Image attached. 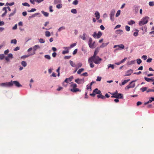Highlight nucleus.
<instances>
[{
    "label": "nucleus",
    "mask_w": 154,
    "mask_h": 154,
    "mask_svg": "<svg viewBox=\"0 0 154 154\" xmlns=\"http://www.w3.org/2000/svg\"><path fill=\"white\" fill-rule=\"evenodd\" d=\"M89 59H90V60H91L96 64H100L102 60L101 58L98 56H94V57H93V56H92L90 57Z\"/></svg>",
    "instance_id": "obj_1"
},
{
    "label": "nucleus",
    "mask_w": 154,
    "mask_h": 154,
    "mask_svg": "<svg viewBox=\"0 0 154 154\" xmlns=\"http://www.w3.org/2000/svg\"><path fill=\"white\" fill-rule=\"evenodd\" d=\"M149 18V17H145L143 18L141 21L139 22V25L140 26H142L147 23L148 21V19Z\"/></svg>",
    "instance_id": "obj_2"
},
{
    "label": "nucleus",
    "mask_w": 154,
    "mask_h": 154,
    "mask_svg": "<svg viewBox=\"0 0 154 154\" xmlns=\"http://www.w3.org/2000/svg\"><path fill=\"white\" fill-rule=\"evenodd\" d=\"M71 84L70 86L72 88L70 90L71 91L73 92H76L77 91H81V90H80L76 88L77 85L76 84L72 83H71Z\"/></svg>",
    "instance_id": "obj_3"
},
{
    "label": "nucleus",
    "mask_w": 154,
    "mask_h": 154,
    "mask_svg": "<svg viewBox=\"0 0 154 154\" xmlns=\"http://www.w3.org/2000/svg\"><path fill=\"white\" fill-rule=\"evenodd\" d=\"M135 81H136V80L131 82L129 85L125 87V90H128L130 88H133L135 86V84L134 82Z\"/></svg>",
    "instance_id": "obj_4"
},
{
    "label": "nucleus",
    "mask_w": 154,
    "mask_h": 154,
    "mask_svg": "<svg viewBox=\"0 0 154 154\" xmlns=\"http://www.w3.org/2000/svg\"><path fill=\"white\" fill-rule=\"evenodd\" d=\"M11 86H12L13 84L17 87H20L22 86V85L18 81H11Z\"/></svg>",
    "instance_id": "obj_5"
},
{
    "label": "nucleus",
    "mask_w": 154,
    "mask_h": 154,
    "mask_svg": "<svg viewBox=\"0 0 154 154\" xmlns=\"http://www.w3.org/2000/svg\"><path fill=\"white\" fill-rule=\"evenodd\" d=\"M11 82L0 83V86L2 87H11Z\"/></svg>",
    "instance_id": "obj_6"
},
{
    "label": "nucleus",
    "mask_w": 154,
    "mask_h": 154,
    "mask_svg": "<svg viewBox=\"0 0 154 154\" xmlns=\"http://www.w3.org/2000/svg\"><path fill=\"white\" fill-rule=\"evenodd\" d=\"M111 97H114L116 98H122L123 97V95L120 93L117 94V95L115 94L114 95L112 96Z\"/></svg>",
    "instance_id": "obj_7"
},
{
    "label": "nucleus",
    "mask_w": 154,
    "mask_h": 154,
    "mask_svg": "<svg viewBox=\"0 0 154 154\" xmlns=\"http://www.w3.org/2000/svg\"><path fill=\"white\" fill-rule=\"evenodd\" d=\"M63 49L66 50V51H62V54H67L69 52V47H63Z\"/></svg>",
    "instance_id": "obj_8"
},
{
    "label": "nucleus",
    "mask_w": 154,
    "mask_h": 154,
    "mask_svg": "<svg viewBox=\"0 0 154 154\" xmlns=\"http://www.w3.org/2000/svg\"><path fill=\"white\" fill-rule=\"evenodd\" d=\"M75 82L78 84H81L84 82V79H77L75 80Z\"/></svg>",
    "instance_id": "obj_9"
},
{
    "label": "nucleus",
    "mask_w": 154,
    "mask_h": 154,
    "mask_svg": "<svg viewBox=\"0 0 154 154\" xmlns=\"http://www.w3.org/2000/svg\"><path fill=\"white\" fill-rule=\"evenodd\" d=\"M133 70L131 69L128 70L126 72L125 74V76H127L131 75L133 72Z\"/></svg>",
    "instance_id": "obj_10"
},
{
    "label": "nucleus",
    "mask_w": 154,
    "mask_h": 154,
    "mask_svg": "<svg viewBox=\"0 0 154 154\" xmlns=\"http://www.w3.org/2000/svg\"><path fill=\"white\" fill-rule=\"evenodd\" d=\"M117 47H118L119 48H121L122 49H124V46L123 44H120L119 45H115L114 46L113 48H116Z\"/></svg>",
    "instance_id": "obj_11"
},
{
    "label": "nucleus",
    "mask_w": 154,
    "mask_h": 154,
    "mask_svg": "<svg viewBox=\"0 0 154 154\" xmlns=\"http://www.w3.org/2000/svg\"><path fill=\"white\" fill-rule=\"evenodd\" d=\"M35 54V52H34L32 54H31L28 55H25L23 56H22L21 57V59H23L27 57H28L32 55Z\"/></svg>",
    "instance_id": "obj_12"
},
{
    "label": "nucleus",
    "mask_w": 154,
    "mask_h": 154,
    "mask_svg": "<svg viewBox=\"0 0 154 154\" xmlns=\"http://www.w3.org/2000/svg\"><path fill=\"white\" fill-rule=\"evenodd\" d=\"M93 93H94L96 94H99L101 93V91L99 90L97 88L95 89L93 91Z\"/></svg>",
    "instance_id": "obj_13"
},
{
    "label": "nucleus",
    "mask_w": 154,
    "mask_h": 154,
    "mask_svg": "<svg viewBox=\"0 0 154 154\" xmlns=\"http://www.w3.org/2000/svg\"><path fill=\"white\" fill-rule=\"evenodd\" d=\"M40 48V47L38 45H35V46H34L32 48L33 50L34 51L33 53L34 52H35V51H36L37 49Z\"/></svg>",
    "instance_id": "obj_14"
},
{
    "label": "nucleus",
    "mask_w": 154,
    "mask_h": 154,
    "mask_svg": "<svg viewBox=\"0 0 154 154\" xmlns=\"http://www.w3.org/2000/svg\"><path fill=\"white\" fill-rule=\"evenodd\" d=\"M90 60V59L89 58L88 60V62L90 63V66L91 68H93L94 67V65L93 63V61H92L91 60Z\"/></svg>",
    "instance_id": "obj_15"
},
{
    "label": "nucleus",
    "mask_w": 154,
    "mask_h": 154,
    "mask_svg": "<svg viewBox=\"0 0 154 154\" xmlns=\"http://www.w3.org/2000/svg\"><path fill=\"white\" fill-rule=\"evenodd\" d=\"M95 15L97 20H98L100 18V13L98 11H96L95 13Z\"/></svg>",
    "instance_id": "obj_16"
},
{
    "label": "nucleus",
    "mask_w": 154,
    "mask_h": 154,
    "mask_svg": "<svg viewBox=\"0 0 154 154\" xmlns=\"http://www.w3.org/2000/svg\"><path fill=\"white\" fill-rule=\"evenodd\" d=\"M115 13V11L114 9H112L110 12L109 14L110 16H114Z\"/></svg>",
    "instance_id": "obj_17"
},
{
    "label": "nucleus",
    "mask_w": 154,
    "mask_h": 154,
    "mask_svg": "<svg viewBox=\"0 0 154 154\" xmlns=\"http://www.w3.org/2000/svg\"><path fill=\"white\" fill-rule=\"evenodd\" d=\"M130 80V79H127L125 80L123 82H122V84H119L120 85L122 86L125 85Z\"/></svg>",
    "instance_id": "obj_18"
},
{
    "label": "nucleus",
    "mask_w": 154,
    "mask_h": 154,
    "mask_svg": "<svg viewBox=\"0 0 154 154\" xmlns=\"http://www.w3.org/2000/svg\"><path fill=\"white\" fill-rule=\"evenodd\" d=\"M95 42H94L93 43H91V44L89 45V47L91 48H95V46L94 45Z\"/></svg>",
    "instance_id": "obj_19"
},
{
    "label": "nucleus",
    "mask_w": 154,
    "mask_h": 154,
    "mask_svg": "<svg viewBox=\"0 0 154 154\" xmlns=\"http://www.w3.org/2000/svg\"><path fill=\"white\" fill-rule=\"evenodd\" d=\"M123 32V31L121 29H119L116 31V33L117 34H121Z\"/></svg>",
    "instance_id": "obj_20"
},
{
    "label": "nucleus",
    "mask_w": 154,
    "mask_h": 154,
    "mask_svg": "<svg viewBox=\"0 0 154 154\" xmlns=\"http://www.w3.org/2000/svg\"><path fill=\"white\" fill-rule=\"evenodd\" d=\"M109 43V42L103 43L100 46V48H103L105 46H106Z\"/></svg>",
    "instance_id": "obj_21"
},
{
    "label": "nucleus",
    "mask_w": 154,
    "mask_h": 154,
    "mask_svg": "<svg viewBox=\"0 0 154 154\" xmlns=\"http://www.w3.org/2000/svg\"><path fill=\"white\" fill-rule=\"evenodd\" d=\"M135 63V60H132L127 62V64L128 65H130L131 64H133Z\"/></svg>",
    "instance_id": "obj_22"
},
{
    "label": "nucleus",
    "mask_w": 154,
    "mask_h": 154,
    "mask_svg": "<svg viewBox=\"0 0 154 154\" xmlns=\"http://www.w3.org/2000/svg\"><path fill=\"white\" fill-rule=\"evenodd\" d=\"M16 9L15 8L14 9V10L13 11V12L9 14V17H12V16H13L16 13Z\"/></svg>",
    "instance_id": "obj_23"
},
{
    "label": "nucleus",
    "mask_w": 154,
    "mask_h": 154,
    "mask_svg": "<svg viewBox=\"0 0 154 154\" xmlns=\"http://www.w3.org/2000/svg\"><path fill=\"white\" fill-rule=\"evenodd\" d=\"M97 35V38H100L102 35V34L101 32L99 31Z\"/></svg>",
    "instance_id": "obj_24"
},
{
    "label": "nucleus",
    "mask_w": 154,
    "mask_h": 154,
    "mask_svg": "<svg viewBox=\"0 0 154 154\" xmlns=\"http://www.w3.org/2000/svg\"><path fill=\"white\" fill-rule=\"evenodd\" d=\"M42 13L44 14V15L46 17H47L48 16L49 14L48 13H47V12H45L44 11H42Z\"/></svg>",
    "instance_id": "obj_25"
},
{
    "label": "nucleus",
    "mask_w": 154,
    "mask_h": 154,
    "mask_svg": "<svg viewBox=\"0 0 154 154\" xmlns=\"http://www.w3.org/2000/svg\"><path fill=\"white\" fill-rule=\"evenodd\" d=\"M135 23V22L132 20H130V21H128V24L129 25H132Z\"/></svg>",
    "instance_id": "obj_26"
},
{
    "label": "nucleus",
    "mask_w": 154,
    "mask_h": 154,
    "mask_svg": "<svg viewBox=\"0 0 154 154\" xmlns=\"http://www.w3.org/2000/svg\"><path fill=\"white\" fill-rule=\"evenodd\" d=\"M21 64L22 66L24 67H26L27 65V63L25 61H22Z\"/></svg>",
    "instance_id": "obj_27"
},
{
    "label": "nucleus",
    "mask_w": 154,
    "mask_h": 154,
    "mask_svg": "<svg viewBox=\"0 0 154 154\" xmlns=\"http://www.w3.org/2000/svg\"><path fill=\"white\" fill-rule=\"evenodd\" d=\"M84 69L83 68L80 69L78 70L77 73L78 74H80L82 72L84 71Z\"/></svg>",
    "instance_id": "obj_28"
},
{
    "label": "nucleus",
    "mask_w": 154,
    "mask_h": 154,
    "mask_svg": "<svg viewBox=\"0 0 154 154\" xmlns=\"http://www.w3.org/2000/svg\"><path fill=\"white\" fill-rule=\"evenodd\" d=\"M69 63L71 66L73 67H75V63L72 61L70 60L69 61Z\"/></svg>",
    "instance_id": "obj_29"
},
{
    "label": "nucleus",
    "mask_w": 154,
    "mask_h": 154,
    "mask_svg": "<svg viewBox=\"0 0 154 154\" xmlns=\"http://www.w3.org/2000/svg\"><path fill=\"white\" fill-rule=\"evenodd\" d=\"M147 88V87H142L140 89V90H141L143 92L146 90Z\"/></svg>",
    "instance_id": "obj_30"
},
{
    "label": "nucleus",
    "mask_w": 154,
    "mask_h": 154,
    "mask_svg": "<svg viewBox=\"0 0 154 154\" xmlns=\"http://www.w3.org/2000/svg\"><path fill=\"white\" fill-rule=\"evenodd\" d=\"M45 35L47 37H49L51 35V34L49 32L47 31L45 32Z\"/></svg>",
    "instance_id": "obj_31"
},
{
    "label": "nucleus",
    "mask_w": 154,
    "mask_h": 154,
    "mask_svg": "<svg viewBox=\"0 0 154 154\" xmlns=\"http://www.w3.org/2000/svg\"><path fill=\"white\" fill-rule=\"evenodd\" d=\"M136 32H134L133 35L135 36H137L138 35L139 31L137 30H136Z\"/></svg>",
    "instance_id": "obj_32"
},
{
    "label": "nucleus",
    "mask_w": 154,
    "mask_h": 154,
    "mask_svg": "<svg viewBox=\"0 0 154 154\" xmlns=\"http://www.w3.org/2000/svg\"><path fill=\"white\" fill-rule=\"evenodd\" d=\"M17 42V40L15 39H12L11 41V43H13L14 44H16Z\"/></svg>",
    "instance_id": "obj_33"
},
{
    "label": "nucleus",
    "mask_w": 154,
    "mask_h": 154,
    "mask_svg": "<svg viewBox=\"0 0 154 154\" xmlns=\"http://www.w3.org/2000/svg\"><path fill=\"white\" fill-rule=\"evenodd\" d=\"M65 29V27L64 26H62L60 27L58 30L59 32L61 31L62 30Z\"/></svg>",
    "instance_id": "obj_34"
},
{
    "label": "nucleus",
    "mask_w": 154,
    "mask_h": 154,
    "mask_svg": "<svg viewBox=\"0 0 154 154\" xmlns=\"http://www.w3.org/2000/svg\"><path fill=\"white\" fill-rule=\"evenodd\" d=\"M71 12L73 14H76L77 13L76 9H72L71 10Z\"/></svg>",
    "instance_id": "obj_35"
},
{
    "label": "nucleus",
    "mask_w": 154,
    "mask_h": 154,
    "mask_svg": "<svg viewBox=\"0 0 154 154\" xmlns=\"http://www.w3.org/2000/svg\"><path fill=\"white\" fill-rule=\"evenodd\" d=\"M120 13H121L120 10H118L117 11V12L116 15V17H118L120 15Z\"/></svg>",
    "instance_id": "obj_36"
},
{
    "label": "nucleus",
    "mask_w": 154,
    "mask_h": 154,
    "mask_svg": "<svg viewBox=\"0 0 154 154\" xmlns=\"http://www.w3.org/2000/svg\"><path fill=\"white\" fill-rule=\"evenodd\" d=\"M22 4L23 6H28V7L30 6L29 5L28 3H27V2H25L24 3H23Z\"/></svg>",
    "instance_id": "obj_37"
},
{
    "label": "nucleus",
    "mask_w": 154,
    "mask_h": 154,
    "mask_svg": "<svg viewBox=\"0 0 154 154\" xmlns=\"http://www.w3.org/2000/svg\"><path fill=\"white\" fill-rule=\"evenodd\" d=\"M61 0H54V3L55 4H57L58 3H61Z\"/></svg>",
    "instance_id": "obj_38"
},
{
    "label": "nucleus",
    "mask_w": 154,
    "mask_h": 154,
    "mask_svg": "<svg viewBox=\"0 0 154 154\" xmlns=\"http://www.w3.org/2000/svg\"><path fill=\"white\" fill-rule=\"evenodd\" d=\"M144 79L146 81L148 82H150L151 80V78H149L146 77H145L144 78Z\"/></svg>",
    "instance_id": "obj_39"
},
{
    "label": "nucleus",
    "mask_w": 154,
    "mask_h": 154,
    "mask_svg": "<svg viewBox=\"0 0 154 154\" xmlns=\"http://www.w3.org/2000/svg\"><path fill=\"white\" fill-rule=\"evenodd\" d=\"M45 57L48 60H50L51 59V57L49 55H46L45 56Z\"/></svg>",
    "instance_id": "obj_40"
},
{
    "label": "nucleus",
    "mask_w": 154,
    "mask_h": 154,
    "mask_svg": "<svg viewBox=\"0 0 154 154\" xmlns=\"http://www.w3.org/2000/svg\"><path fill=\"white\" fill-rule=\"evenodd\" d=\"M149 5L150 6H153L154 5V2H150L149 3Z\"/></svg>",
    "instance_id": "obj_41"
},
{
    "label": "nucleus",
    "mask_w": 154,
    "mask_h": 154,
    "mask_svg": "<svg viewBox=\"0 0 154 154\" xmlns=\"http://www.w3.org/2000/svg\"><path fill=\"white\" fill-rule=\"evenodd\" d=\"M111 67L112 69H113L114 68V66L113 65H112L111 64H109L108 65V68L109 69V68Z\"/></svg>",
    "instance_id": "obj_42"
},
{
    "label": "nucleus",
    "mask_w": 154,
    "mask_h": 154,
    "mask_svg": "<svg viewBox=\"0 0 154 154\" xmlns=\"http://www.w3.org/2000/svg\"><path fill=\"white\" fill-rule=\"evenodd\" d=\"M125 28L127 31H129L130 30V27L128 26H126Z\"/></svg>",
    "instance_id": "obj_43"
},
{
    "label": "nucleus",
    "mask_w": 154,
    "mask_h": 154,
    "mask_svg": "<svg viewBox=\"0 0 154 154\" xmlns=\"http://www.w3.org/2000/svg\"><path fill=\"white\" fill-rule=\"evenodd\" d=\"M76 43H73V44H72L70 45V46L69 47V48H73V47H74V46H75L76 45Z\"/></svg>",
    "instance_id": "obj_44"
},
{
    "label": "nucleus",
    "mask_w": 154,
    "mask_h": 154,
    "mask_svg": "<svg viewBox=\"0 0 154 154\" xmlns=\"http://www.w3.org/2000/svg\"><path fill=\"white\" fill-rule=\"evenodd\" d=\"M137 63L138 64H140V63L142 62V61L140 59H138L137 60Z\"/></svg>",
    "instance_id": "obj_45"
},
{
    "label": "nucleus",
    "mask_w": 154,
    "mask_h": 154,
    "mask_svg": "<svg viewBox=\"0 0 154 154\" xmlns=\"http://www.w3.org/2000/svg\"><path fill=\"white\" fill-rule=\"evenodd\" d=\"M82 66V63H78L76 66L77 67L79 68L81 67Z\"/></svg>",
    "instance_id": "obj_46"
},
{
    "label": "nucleus",
    "mask_w": 154,
    "mask_h": 154,
    "mask_svg": "<svg viewBox=\"0 0 154 154\" xmlns=\"http://www.w3.org/2000/svg\"><path fill=\"white\" fill-rule=\"evenodd\" d=\"M98 52V51H97L96 50H95L94 53V54L93 55V57H94V56H97V55Z\"/></svg>",
    "instance_id": "obj_47"
},
{
    "label": "nucleus",
    "mask_w": 154,
    "mask_h": 154,
    "mask_svg": "<svg viewBox=\"0 0 154 154\" xmlns=\"http://www.w3.org/2000/svg\"><path fill=\"white\" fill-rule=\"evenodd\" d=\"M85 33H84L83 34V35L81 37V38L84 40H85L86 39V38L85 37Z\"/></svg>",
    "instance_id": "obj_48"
},
{
    "label": "nucleus",
    "mask_w": 154,
    "mask_h": 154,
    "mask_svg": "<svg viewBox=\"0 0 154 154\" xmlns=\"http://www.w3.org/2000/svg\"><path fill=\"white\" fill-rule=\"evenodd\" d=\"M62 7V4H59L57 5L56 7L58 9Z\"/></svg>",
    "instance_id": "obj_49"
},
{
    "label": "nucleus",
    "mask_w": 154,
    "mask_h": 154,
    "mask_svg": "<svg viewBox=\"0 0 154 154\" xmlns=\"http://www.w3.org/2000/svg\"><path fill=\"white\" fill-rule=\"evenodd\" d=\"M8 58H11L12 59L13 58V54H9L7 56Z\"/></svg>",
    "instance_id": "obj_50"
},
{
    "label": "nucleus",
    "mask_w": 154,
    "mask_h": 154,
    "mask_svg": "<svg viewBox=\"0 0 154 154\" xmlns=\"http://www.w3.org/2000/svg\"><path fill=\"white\" fill-rule=\"evenodd\" d=\"M5 57V56L3 54H0V59L1 60H2Z\"/></svg>",
    "instance_id": "obj_51"
},
{
    "label": "nucleus",
    "mask_w": 154,
    "mask_h": 154,
    "mask_svg": "<svg viewBox=\"0 0 154 154\" xmlns=\"http://www.w3.org/2000/svg\"><path fill=\"white\" fill-rule=\"evenodd\" d=\"M36 11V9L35 8H32L29 11H28L29 12H32L35 11Z\"/></svg>",
    "instance_id": "obj_52"
},
{
    "label": "nucleus",
    "mask_w": 154,
    "mask_h": 154,
    "mask_svg": "<svg viewBox=\"0 0 154 154\" xmlns=\"http://www.w3.org/2000/svg\"><path fill=\"white\" fill-rule=\"evenodd\" d=\"M81 75L83 76H87L88 75V73L86 72H85L83 74H81Z\"/></svg>",
    "instance_id": "obj_53"
},
{
    "label": "nucleus",
    "mask_w": 154,
    "mask_h": 154,
    "mask_svg": "<svg viewBox=\"0 0 154 154\" xmlns=\"http://www.w3.org/2000/svg\"><path fill=\"white\" fill-rule=\"evenodd\" d=\"M92 39L91 38H89V41H88V45H90L91 44L92 42Z\"/></svg>",
    "instance_id": "obj_54"
},
{
    "label": "nucleus",
    "mask_w": 154,
    "mask_h": 154,
    "mask_svg": "<svg viewBox=\"0 0 154 154\" xmlns=\"http://www.w3.org/2000/svg\"><path fill=\"white\" fill-rule=\"evenodd\" d=\"M72 3L75 5H76L78 3V1L77 0H75Z\"/></svg>",
    "instance_id": "obj_55"
},
{
    "label": "nucleus",
    "mask_w": 154,
    "mask_h": 154,
    "mask_svg": "<svg viewBox=\"0 0 154 154\" xmlns=\"http://www.w3.org/2000/svg\"><path fill=\"white\" fill-rule=\"evenodd\" d=\"M39 42L41 43H44L45 42V41L42 38H40L39 39Z\"/></svg>",
    "instance_id": "obj_56"
},
{
    "label": "nucleus",
    "mask_w": 154,
    "mask_h": 154,
    "mask_svg": "<svg viewBox=\"0 0 154 154\" xmlns=\"http://www.w3.org/2000/svg\"><path fill=\"white\" fill-rule=\"evenodd\" d=\"M30 2L33 4H35V1L37 2V0H30Z\"/></svg>",
    "instance_id": "obj_57"
},
{
    "label": "nucleus",
    "mask_w": 154,
    "mask_h": 154,
    "mask_svg": "<svg viewBox=\"0 0 154 154\" xmlns=\"http://www.w3.org/2000/svg\"><path fill=\"white\" fill-rule=\"evenodd\" d=\"M71 57V56H66L64 57V58L65 59H69Z\"/></svg>",
    "instance_id": "obj_58"
},
{
    "label": "nucleus",
    "mask_w": 154,
    "mask_h": 154,
    "mask_svg": "<svg viewBox=\"0 0 154 154\" xmlns=\"http://www.w3.org/2000/svg\"><path fill=\"white\" fill-rule=\"evenodd\" d=\"M7 13V11H5V12L2 14V17H4L5 16Z\"/></svg>",
    "instance_id": "obj_59"
},
{
    "label": "nucleus",
    "mask_w": 154,
    "mask_h": 154,
    "mask_svg": "<svg viewBox=\"0 0 154 154\" xmlns=\"http://www.w3.org/2000/svg\"><path fill=\"white\" fill-rule=\"evenodd\" d=\"M142 58L144 60H145L147 59V56L146 55H144L142 56Z\"/></svg>",
    "instance_id": "obj_60"
},
{
    "label": "nucleus",
    "mask_w": 154,
    "mask_h": 154,
    "mask_svg": "<svg viewBox=\"0 0 154 154\" xmlns=\"http://www.w3.org/2000/svg\"><path fill=\"white\" fill-rule=\"evenodd\" d=\"M101 78L100 77L97 76L96 81H100L101 80Z\"/></svg>",
    "instance_id": "obj_61"
},
{
    "label": "nucleus",
    "mask_w": 154,
    "mask_h": 154,
    "mask_svg": "<svg viewBox=\"0 0 154 154\" xmlns=\"http://www.w3.org/2000/svg\"><path fill=\"white\" fill-rule=\"evenodd\" d=\"M152 59L151 58H148L146 61V62L148 63H150L151 62Z\"/></svg>",
    "instance_id": "obj_62"
},
{
    "label": "nucleus",
    "mask_w": 154,
    "mask_h": 154,
    "mask_svg": "<svg viewBox=\"0 0 154 154\" xmlns=\"http://www.w3.org/2000/svg\"><path fill=\"white\" fill-rule=\"evenodd\" d=\"M127 59V57H125L122 60L120 61V63H123Z\"/></svg>",
    "instance_id": "obj_63"
},
{
    "label": "nucleus",
    "mask_w": 154,
    "mask_h": 154,
    "mask_svg": "<svg viewBox=\"0 0 154 154\" xmlns=\"http://www.w3.org/2000/svg\"><path fill=\"white\" fill-rule=\"evenodd\" d=\"M19 49H20V47H17L14 49V51H16L17 50H19Z\"/></svg>",
    "instance_id": "obj_64"
}]
</instances>
